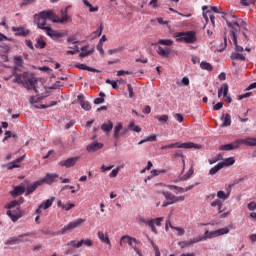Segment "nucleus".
<instances>
[{"label": "nucleus", "mask_w": 256, "mask_h": 256, "mask_svg": "<svg viewBox=\"0 0 256 256\" xmlns=\"http://www.w3.org/2000/svg\"><path fill=\"white\" fill-rule=\"evenodd\" d=\"M53 17H55V13L53 11H42L39 14L34 15V24L37 25L38 29L45 31L47 27V19L53 22Z\"/></svg>", "instance_id": "obj_3"}, {"label": "nucleus", "mask_w": 256, "mask_h": 256, "mask_svg": "<svg viewBox=\"0 0 256 256\" xmlns=\"http://www.w3.org/2000/svg\"><path fill=\"white\" fill-rule=\"evenodd\" d=\"M161 193L164 195L166 201H168L171 205L185 201V196H175V194L169 191H162Z\"/></svg>", "instance_id": "obj_10"}, {"label": "nucleus", "mask_w": 256, "mask_h": 256, "mask_svg": "<svg viewBox=\"0 0 256 256\" xmlns=\"http://www.w3.org/2000/svg\"><path fill=\"white\" fill-rule=\"evenodd\" d=\"M229 93V85L227 83L222 84V86L218 90V97L221 98V95L223 97H227Z\"/></svg>", "instance_id": "obj_28"}, {"label": "nucleus", "mask_w": 256, "mask_h": 256, "mask_svg": "<svg viewBox=\"0 0 256 256\" xmlns=\"http://www.w3.org/2000/svg\"><path fill=\"white\" fill-rule=\"evenodd\" d=\"M127 89L129 92L130 99H133V97H135V93L133 92V87L131 86V84H127Z\"/></svg>", "instance_id": "obj_57"}, {"label": "nucleus", "mask_w": 256, "mask_h": 256, "mask_svg": "<svg viewBox=\"0 0 256 256\" xmlns=\"http://www.w3.org/2000/svg\"><path fill=\"white\" fill-rule=\"evenodd\" d=\"M77 100L79 101V103H80L82 109H84V111H91V104L89 103V101L84 100L83 94H79L77 96Z\"/></svg>", "instance_id": "obj_16"}, {"label": "nucleus", "mask_w": 256, "mask_h": 256, "mask_svg": "<svg viewBox=\"0 0 256 256\" xmlns=\"http://www.w3.org/2000/svg\"><path fill=\"white\" fill-rule=\"evenodd\" d=\"M130 131H135V133H141V127L135 125V122H130L129 124Z\"/></svg>", "instance_id": "obj_44"}, {"label": "nucleus", "mask_w": 256, "mask_h": 256, "mask_svg": "<svg viewBox=\"0 0 256 256\" xmlns=\"http://www.w3.org/2000/svg\"><path fill=\"white\" fill-rule=\"evenodd\" d=\"M161 151H167V149H202V146L193 142H175L168 145L161 146Z\"/></svg>", "instance_id": "obj_4"}, {"label": "nucleus", "mask_w": 256, "mask_h": 256, "mask_svg": "<svg viewBox=\"0 0 256 256\" xmlns=\"http://www.w3.org/2000/svg\"><path fill=\"white\" fill-rule=\"evenodd\" d=\"M170 229H173L174 231H177L179 237H182V235H185V229H183L182 227H175L173 225H170Z\"/></svg>", "instance_id": "obj_49"}, {"label": "nucleus", "mask_w": 256, "mask_h": 256, "mask_svg": "<svg viewBox=\"0 0 256 256\" xmlns=\"http://www.w3.org/2000/svg\"><path fill=\"white\" fill-rule=\"evenodd\" d=\"M174 118L176 119V121H178V123H183L184 121L183 115H181L180 113H176L174 115Z\"/></svg>", "instance_id": "obj_63"}, {"label": "nucleus", "mask_w": 256, "mask_h": 256, "mask_svg": "<svg viewBox=\"0 0 256 256\" xmlns=\"http://www.w3.org/2000/svg\"><path fill=\"white\" fill-rule=\"evenodd\" d=\"M229 195H231V188L227 191V193L222 190L217 192L218 199H222V201H227V199H229Z\"/></svg>", "instance_id": "obj_33"}, {"label": "nucleus", "mask_w": 256, "mask_h": 256, "mask_svg": "<svg viewBox=\"0 0 256 256\" xmlns=\"http://www.w3.org/2000/svg\"><path fill=\"white\" fill-rule=\"evenodd\" d=\"M220 165H223V167H231V165H235V158H226L223 160V162H220Z\"/></svg>", "instance_id": "obj_35"}, {"label": "nucleus", "mask_w": 256, "mask_h": 256, "mask_svg": "<svg viewBox=\"0 0 256 256\" xmlns=\"http://www.w3.org/2000/svg\"><path fill=\"white\" fill-rule=\"evenodd\" d=\"M57 179H59V175L52 173V174H47L46 177L40 181H42V185L43 183H47V185H51L52 183H55Z\"/></svg>", "instance_id": "obj_17"}, {"label": "nucleus", "mask_w": 256, "mask_h": 256, "mask_svg": "<svg viewBox=\"0 0 256 256\" xmlns=\"http://www.w3.org/2000/svg\"><path fill=\"white\" fill-rule=\"evenodd\" d=\"M130 128L129 124L123 128V123L119 122L115 127L113 131V137L114 139H119L121 136L127 135L129 133Z\"/></svg>", "instance_id": "obj_7"}, {"label": "nucleus", "mask_w": 256, "mask_h": 256, "mask_svg": "<svg viewBox=\"0 0 256 256\" xmlns=\"http://www.w3.org/2000/svg\"><path fill=\"white\" fill-rule=\"evenodd\" d=\"M106 83L108 85H111L112 88L114 89H119V86L117 85V81L111 80V79H106Z\"/></svg>", "instance_id": "obj_54"}, {"label": "nucleus", "mask_w": 256, "mask_h": 256, "mask_svg": "<svg viewBox=\"0 0 256 256\" xmlns=\"http://www.w3.org/2000/svg\"><path fill=\"white\" fill-rule=\"evenodd\" d=\"M73 207H75V204L68 203V204L63 206V211H71V209H73Z\"/></svg>", "instance_id": "obj_58"}, {"label": "nucleus", "mask_w": 256, "mask_h": 256, "mask_svg": "<svg viewBox=\"0 0 256 256\" xmlns=\"http://www.w3.org/2000/svg\"><path fill=\"white\" fill-rule=\"evenodd\" d=\"M146 225H148V227H150L152 233L157 235V228L155 227V220H153V219L148 220V223Z\"/></svg>", "instance_id": "obj_45"}, {"label": "nucleus", "mask_w": 256, "mask_h": 256, "mask_svg": "<svg viewBox=\"0 0 256 256\" xmlns=\"http://www.w3.org/2000/svg\"><path fill=\"white\" fill-rule=\"evenodd\" d=\"M22 161H25V156L19 157L16 160L8 163V170L11 171L12 169H17L19 167H21V163Z\"/></svg>", "instance_id": "obj_19"}, {"label": "nucleus", "mask_w": 256, "mask_h": 256, "mask_svg": "<svg viewBox=\"0 0 256 256\" xmlns=\"http://www.w3.org/2000/svg\"><path fill=\"white\" fill-rule=\"evenodd\" d=\"M14 60L16 61L17 65H19V67H21V65H23V57L16 56V57H14Z\"/></svg>", "instance_id": "obj_64"}, {"label": "nucleus", "mask_w": 256, "mask_h": 256, "mask_svg": "<svg viewBox=\"0 0 256 256\" xmlns=\"http://www.w3.org/2000/svg\"><path fill=\"white\" fill-rule=\"evenodd\" d=\"M12 31L17 37H27L29 35V30H25V28L12 27Z\"/></svg>", "instance_id": "obj_22"}, {"label": "nucleus", "mask_w": 256, "mask_h": 256, "mask_svg": "<svg viewBox=\"0 0 256 256\" xmlns=\"http://www.w3.org/2000/svg\"><path fill=\"white\" fill-rule=\"evenodd\" d=\"M159 45H165L166 47H171L173 45V40H159L158 41Z\"/></svg>", "instance_id": "obj_51"}, {"label": "nucleus", "mask_w": 256, "mask_h": 256, "mask_svg": "<svg viewBox=\"0 0 256 256\" xmlns=\"http://www.w3.org/2000/svg\"><path fill=\"white\" fill-rule=\"evenodd\" d=\"M81 247L85 245L86 247H92L93 246V241L91 239H82L80 240Z\"/></svg>", "instance_id": "obj_50"}, {"label": "nucleus", "mask_w": 256, "mask_h": 256, "mask_svg": "<svg viewBox=\"0 0 256 256\" xmlns=\"http://www.w3.org/2000/svg\"><path fill=\"white\" fill-rule=\"evenodd\" d=\"M156 52L158 53V55H160V57H164L165 59H167V57L171 55V49L163 48L161 46H158Z\"/></svg>", "instance_id": "obj_25"}, {"label": "nucleus", "mask_w": 256, "mask_h": 256, "mask_svg": "<svg viewBox=\"0 0 256 256\" xmlns=\"http://www.w3.org/2000/svg\"><path fill=\"white\" fill-rule=\"evenodd\" d=\"M193 173H194V170H193V167H191V168L189 169V171H188L185 175H183V176L180 177V180H182V181H187V179H190V178H191V175H193Z\"/></svg>", "instance_id": "obj_46"}, {"label": "nucleus", "mask_w": 256, "mask_h": 256, "mask_svg": "<svg viewBox=\"0 0 256 256\" xmlns=\"http://www.w3.org/2000/svg\"><path fill=\"white\" fill-rule=\"evenodd\" d=\"M62 19H57V16L54 14V17L52 19V23H65L69 21V15L67 14V11H61Z\"/></svg>", "instance_id": "obj_24"}, {"label": "nucleus", "mask_w": 256, "mask_h": 256, "mask_svg": "<svg viewBox=\"0 0 256 256\" xmlns=\"http://www.w3.org/2000/svg\"><path fill=\"white\" fill-rule=\"evenodd\" d=\"M25 193V186H14L13 190L10 191V195L12 197H19V195H23Z\"/></svg>", "instance_id": "obj_21"}, {"label": "nucleus", "mask_w": 256, "mask_h": 256, "mask_svg": "<svg viewBox=\"0 0 256 256\" xmlns=\"http://www.w3.org/2000/svg\"><path fill=\"white\" fill-rule=\"evenodd\" d=\"M161 173H165V170H156V169H154V170L151 171L152 177H157V175H161Z\"/></svg>", "instance_id": "obj_60"}, {"label": "nucleus", "mask_w": 256, "mask_h": 256, "mask_svg": "<svg viewBox=\"0 0 256 256\" xmlns=\"http://www.w3.org/2000/svg\"><path fill=\"white\" fill-rule=\"evenodd\" d=\"M77 163V157L68 158L66 160H62L59 162V165L61 167H66L69 169V167H73Z\"/></svg>", "instance_id": "obj_18"}, {"label": "nucleus", "mask_w": 256, "mask_h": 256, "mask_svg": "<svg viewBox=\"0 0 256 256\" xmlns=\"http://www.w3.org/2000/svg\"><path fill=\"white\" fill-rule=\"evenodd\" d=\"M235 45V52H233L230 56V59H232L233 61H245L246 57L245 55H243V51H245V49L243 48V46H240L237 43H234Z\"/></svg>", "instance_id": "obj_9"}, {"label": "nucleus", "mask_w": 256, "mask_h": 256, "mask_svg": "<svg viewBox=\"0 0 256 256\" xmlns=\"http://www.w3.org/2000/svg\"><path fill=\"white\" fill-rule=\"evenodd\" d=\"M97 235L98 239H100L102 243H105L106 245H109V247H111V240L109 239V235L105 234V232L103 231H98Z\"/></svg>", "instance_id": "obj_23"}, {"label": "nucleus", "mask_w": 256, "mask_h": 256, "mask_svg": "<svg viewBox=\"0 0 256 256\" xmlns=\"http://www.w3.org/2000/svg\"><path fill=\"white\" fill-rule=\"evenodd\" d=\"M239 147H241V144L239 142V139H237L236 141L230 143V144H225V145H221L219 146V151H234L235 149H239Z\"/></svg>", "instance_id": "obj_12"}, {"label": "nucleus", "mask_w": 256, "mask_h": 256, "mask_svg": "<svg viewBox=\"0 0 256 256\" xmlns=\"http://www.w3.org/2000/svg\"><path fill=\"white\" fill-rule=\"evenodd\" d=\"M25 198L20 197L18 200H13L8 203L5 207L8 209L6 215L10 217L13 223H17L21 217H23V211L21 210V205H23Z\"/></svg>", "instance_id": "obj_2"}, {"label": "nucleus", "mask_w": 256, "mask_h": 256, "mask_svg": "<svg viewBox=\"0 0 256 256\" xmlns=\"http://www.w3.org/2000/svg\"><path fill=\"white\" fill-rule=\"evenodd\" d=\"M36 49H45L47 47V43L43 40V37H39L35 44Z\"/></svg>", "instance_id": "obj_37"}, {"label": "nucleus", "mask_w": 256, "mask_h": 256, "mask_svg": "<svg viewBox=\"0 0 256 256\" xmlns=\"http://www.w3.org/2000/svg\"><path fill=\"white\" fill-rule=\"evenodd\" d=\"M247 208L249 209V211H255V209H256V202L252 201V202L248 203Z\"/></svg>", "instance_id": "obj_62"}, {"label": "nucleus", "mask_w": 256, "mask_h": 256, "mask_svg": "<svg viewBox=\"0 0 256 256\" xmlns=\"http://www.w3.org/2000/svg\"><path fill=\"white\" fill-rule=\"evenodd\" d=\"M67 247H74V249L81 248V241L71 240L66 244Z\"/></svg>", "instance_id": "obj_41"}, {"label": "nucleus", "mask_w": 256, "mask_h": 256, "mask_svg": "<svg viewBox=\"0 0 256 256\" xmlns=\"http://www.w3.org/2000/svg\"><path fill=\"white\" fill-rule=\"evenodd\" d=\"M53 201H55V197H51L50 199H47L45 202L39 205L38 209L36 210V213L39 214L41 213L42 209H49L51 205H53Z\"/></svg>", "instance_id": "obj_15"}, {"label": "nucleus", "mask_w": 256, "mask_h": 256, "mask_svg": "<svg viewBox=\"0 0 256 256\" xmlns=\"http://www.w3.org/2000/svg\"><path fill=\"white\" fill-rule=\"evenodd\" d=\"M153 141H157L156 135H152V136L147 137L146 139L141 140L140 142H138V145H143V143H148V142H153Z\"/></svg>", "instance_id": "obj_43"}, {"label": "nucleus", "mask_w": 256, "mask_h": 256, "mask_svg": "<svg viewBox=\"0 0 256 256\" xmlns=\"http://www.w3.org/2000/svg\"><path fill=\"white\" fill-rule=\"evenodd\" d=\"M163 219H165L164 217H159V218H155L152 219L154 221V225H156L157 227H161V221H163Z\"/></svg>", "instance_id": "obj_61"}, {"label": "nucleus", "mask_w": 256, "mask_h": 256, "mask_svg": "<svg viewBox=\"0 0 256 256\" xmlns=\"http://www.w3.org/2000/svg\"><path fill=\"white\" fill-rule=\"evenodd\" d=\"M43 234H44V235H50V237H55V236H57V235H63V234L61 233V230H59V231H57V232H55V231H53V230H46V231L43 232Z\"/></svg>", "instance_id": "obj_48"}, {"label": "nucleus", "mask_w": 256, "mask_h": 256, "mask_svg": "<svg viewBox=\"0 0 256 256\" xmlns=\"http://www.w3.org/2000/svg\"><path fill=\"white\" fill-rule=\"evenodd\" d=\"M226 24L228 25V27L231 29L230 30V35L232 37V41L233 43H237V31H239V22L234 21V22H230L229 20H226Z\"/></svg>", "instance_id": "obj_11"}, {"label": "nucleus", "mask_w": 256, "mask_h": 256, "mask_svg": "<svg viewBox=\"0 0 256 256\" xmlns=\"http://www.w3.org/2000/svg\"><path fill=\"white\" fill-rule=\"evenodd\" d=\"M76 67H77V69L84 70V71H90L91 73H101L100 70L89 67L85 64H77Z\"/></svg>", "instance_id": "obj_29"}, {"label": "nucleus", "mask_w": 256, "mask_h": 256, "mask_svg": "<svg viewBox=\"0 0 256 256\" xmlns=\"http://www.w3.org/2000/svg\"><path fill=\"white\" fill-rule=\"evenodd\" d=\"M202 241H206V239H213V237H218L217 230L215 231H206L204 236H199Z\"/></svg>", "instance_id": "obj_30"}, {"label": "nucleus", "mask_w": 256, "mask_h": 256, "mask_svg": "<svg viewBox=\"0 0 256 256\" xmlns=\"http://www.w3.org/2000/svg\"><path fill=\"white\" fill-rule=\"evenodd\" d=\"M221 109H223V102H218L213 106L214 111H221Z\"/></svg>", "instance_id": "obj_59"}, {"label": "nucleus", "mask_w": 256, "mask_h": 256, "mask_svg": "<svg viewBox=\"0 0 256 256\" xmlns=\"http://www.w3.org/2000/svg\"><path fill=\"white\" fill-rule=\"evenodd\" d=\"M123 241L128 243L130 247H133V243H137V239L130 236H123L120 241V245H123Z\"/></svg>", "instance_id": "obj_31"}, {"label": "nucleus", "mask_w": 256, "mask_h": 256, "mask_svg": "<svg viewBox=\"0 0 256 256\" xmlns=\"http://www.w3.org/2000/svg\"><path fill=\"white\" fill-rule=\"evenodd\" d=\"M120 167H117L116 169H113L112 171H111V173L109 174V177H117V175H119V171H120Z\"/></svg>", "instance_id": "obj_56"}, {"label": "nucleus", "mask_w": 256, "mask_h": 256, "mask_svg": "<svg viewBox=\"0 0 256 256\" xmlns=\"http://www.w3.org/2000/svg\"><path fill=\"white\" fill-rule=\"evenodd\" d=\"M44 31L51 39H61V37H63V34L53 30L50 26H48Z\"/></svg>", "instance_id": "obj_14"}, {"label": "nucleus", "mask_w": 256, "mask_h": 256, "mask_svg": "<svg viewBox=\"0 0 256 256\" xmlns=\"http://www.w3.org/2000/svg\"><path fill=\"white\" fill-rule=\"evenodd\" d=\"M156 118L158 119V121L160 123H167V121H169V116L168 115L156 116Z\"/></svg>", "instance_id": "obj_53"}, {"label": "nucleus", "mask_w": 256, "mask_h": 256, "mask_svg": "<svg viewBox=\"0 0 256 256\" xmlns=\"http://www.w3.org/2000/svg\"><path fill=\"white\" fill-rule=\"evenodd\" d=\"M82 3L85 5V7H88L90 13H97V11H99V6L93 7L88 0H83Z\"/></svg>", "instance_id": "obj_34"}, {"label": "nucleus", "mask_w": 256, "mask_h": 256, "mask_svg": "<svg viewBox=\"0 0 256 256\" xmlns=\"http://www.w3.org/2000/svg\"><path fill=\"white\" fill-rule=\"evenodd\" d=\"M101 129L104 133H110V131H113V122L109 120L107 123L102 124Z\"/></svg>", "instance_id": "obj_32"}, {"label": "nucleus", "mask_w": 256, "mask_h": 256, "mask_svg": "<svg viewBox=\"0 0 256 256\" xmlns=\"http://www.w3.org/2000/svg\"><path fill=\"white\" fill-rule=\"evenodd\" d=\"M40 185H43V181H41V180H38V181L28 185L25 195L26 196L31 195V193H33L37 189V187H40Z\"/></svg>", "instance_id": "obj_20"}, {"label": "nucleus", "mask_w": 256, "mask_h": 256, "mask_svg": "<svg viewBox=\"0 0 256 256\" xmlns=\"http://www.w3.org/2000/svg\"><path fill=\"white\" fill-rule=\"evenodd\" d=\"M216 233H217L218 237L220 235H227V233H229V228L228 227L221 228L219 230H216Z\"/></svg>", "instance_id": "obj_52"}, {"label": "nucleus", "mask_w": 256, "mask_h": 256, "mask_svg": "<svg viewBox=\"0 0 256 256\" xmlns=\"http://www.w3.org/2000/svg\"><path fill=\"white\" fill-rule=\"evenodd\" d=\"M83 223H85V219L82 218H78L75 221H72L70 223H68V225L64 226L61 229V232L63 235L67 234V233H71V231H73V229H77V227H81V225H83Z\"/></svg>", "instance_id": "obj_6"}, {"label": "nucleus", "mask_w": 256, "mask_h": 256, "mask_svg": "<svg viewBox=\"0 0 256 256\" xmlns=\"http://www.w3.org/2000/svg\"><path fill=\"white\" fill-rule=\"evenodd\" d=\"M31 233H24L22 235L10 237L5 245H19V243H25L27 241V237H31Z\"/></svg>", "instance_id": "obj_8"}, {"label": "nucleus", "mask_w": 256, "mask_h": 256, "mask_svg": "<svg viewBox=\"0 0 256 256\" xmlns=\"http://www.w3.org/2000/svg\"><path fill=\"white\" fill-rule=\"evenodd\" d=\"M224 42L222 44H220V46L217 48V51H219V53L225 51V49H227V32L224 33Z\"/></svg>", "instance_id": "obj_40"}, {"label": "nucleus", "mask_w": 256, "mask_h": 256, "mask_svg": "<svg viewBox=\"0 0 256 256\" xmlns=\"http://www.w3.org/2000/svg\"><path fill=\"white\" fill-rule=\"evenodd\" d=\"M99 149H103L102 143H92L87 146L88 153H95V151H99Z\"/></svg>", "instance_id": "obj_26"}, {"label": "nucleus", "mask_w": 256, "mask_h": 256, "mask_svg": "<svg viewBox=\"0 0 256 256\" xmlns=\"http://www.w3.org/2000/svg\"><path fill=\"white\" fill-rule=\"evenodd\" d=\"M37 81L38 79L35 78L31 73L24 72L22 74L16 73L14 74L13 83H18V85H23L25 89L28 91H33L35 93H39V90H37Z\"/></svg>", "instance_id": "obj_1"}, {"label": "nucleus", "mask_w": 256, "mask_h": 256, "mask_svg": "<svg viewBox=\"0 0 256 256\" xmlns=\"http://www.w3.org/2000/svg\"><path fill=\"white\" fill-rule=\"evenodd\" d=\"M167 188L172 191L175 189L176 191H179V193H183V187H179L177 185H167Z\"/></svg>", "instance_id": "obj_55"}, {"label": "nucleus", "mask_w": 256, "mask_h": 256, "mask_svg": "<svg viewBox=\"0 0 256 256\" xmlns=\"http://www.w3.org/2000/svg\"><path fill=\"white\" fill-rule=\"evenodd\" d=\"M200 241H203V238H200L199 236L196 238H192L186 241H181L178 243L179 247H181V249H185L186 247H193V245H195V243H199Z\"/></svg>", "instance_id": "obj_13"}, {"label": "nucleus", "mask_w": 256, "mask_h": 256, "mask_svg": "<svg viewBox=\"0 0 256 256\" xmlns=\"http://www.w3.org/2000/svg\"><path fill=\"white\" fill-rule=\"evenodd\" d=\"M81 53L79 54V57H81L82 59L87 57L88 55H92L93 54V50H87V46H83L81 48Z\"/></svg>", "instance_id": "obj_38"}, {"label": "nucleus", "mask_w": 256, "mask_h": 256, "mask_svg": "<svg viewBox=\"0 0 256 256\" xmlns=\"http://www.w3.org/2000/svg\"><path fill=\"white\" fill-rule=\"evenodd\" d=\"M200 68L204 69L205 71H213V66L209 62H201Z\"/></svg>", "instance_id": "obj_42"}, {"label": "nucleus", "mask_w": 256, "mask_h": 256, "mask_svg": "<svg viewBox=\"0 0 256 256\" xmlns=\"http://www.w3.org/2000/svg\"><path fill=\"white\" fill-rule=\"evenodd\" d=\"M222 127H230L231 125V115L226 114L224 117H222Z\"/></svg>", "instance_id": "obj_39"}, {"label": "nucleus", "mask_w": 256, "mask_h": 256, "mask_svg": "<svg viewBox=\"0 0 256 256\" xmlns=\"http://www.w3.org/2000/svg\"><path fill=\"white\" fill-rule=\"evenodd\" d=\"M221 169H223V164L218 163L217 165H215L213 168L209 170V175H217V173H219Z\"/></svg>", "instance_id": "obj_36"}, {"label": "nucleus", "mask_w": 256, "mask_h": 256, "mask_svg": "<svg viewBox=\"0 0 256 256\" xmlns=\"http://www.w3.org/2000/svg\"><path fill=\"white\" fill-rule=\"evenodd\" d=\"M245 179H247V176L235 179L233 181V183L229 185V189H231V187H235V185H239V183H243V181H245Z\"/></svg>", "instance_id": "obj_47"}, {"label": "nucleus", "mask_w": 256, "mask_h": 256, "mask_svg": "<svg viewBox=\"0 0 256 256\" xmlns=\"http://www.w3.org/2000/svg\"><path fill=\"white\" fill-rule=\"evenodd\" d=\"M240 145H248V147H255V138L247 137L246 139H238Z\"/></svg>", "instance_id": "obj_27"}, {"label": "nucleus", "mask_w": 256, "mask_h": 256, "mask_svg": "<svg viewBox=\"0 0 256 256\" xmlns=\"http://www.w3.org/2000/svg\"><path fill=\"white\" fill-rule=\"evenodd\" d=\"M176 41L180 43H195L197 34L194 31L178 32L175 34Z\"/></svg>", "instance_id": "obj_5"}]
</instances>
